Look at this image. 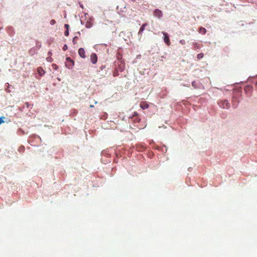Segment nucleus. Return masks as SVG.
I'll use <instances>...</instances> for the list:
<instances>
[{"label":"nucleus","instance_id":"f257e3e1","mask_svg":"<svg viewBox=\"0 0 257 257\" xmlns=\"http://www.w3.org/2000/svg\"><path fill=\"white\" fill-rule=\"evenodd\" d=\"M218 104L222 108H228L230 107V104L227 100H221Z\"/></svg>","mask_w":257,"mask_h":257},{"label":"nucleus","instance_id":"f03ea898","mask_svg":"<svg viewBox=\"0 0 257 257\" xmlns=\"http://www.w3.org/2000/svg\"><path fill=\"white\" fill-rule=\"evenodd\" d=\"M90 60L93 64H95L97 61V56L95 53H92L90 55Z\"/></svg>","mask_w":257,"mask_h":257},{"label":"nucleus","instance_id":"7ed1b4c3","mask_svg":"<svg viewBox=\"0 0 257 257\" xmlns=\"http://www.w3.org/2000/svg\"><path fill=\"white\" fill-rule=\"evenodd\" d=\"M154 15L155 17L161 18L162 16V12L159 9H156L154 12Z\"/></svg>","mask_w":257,"mask_h":257},{"label":"nucleus","instance_id":"20e7f679","mask_svg":"<svg viewBox=\"0 0 257 257\" xmlns=\"http://www.w3.org/2000/svg\"><path fill=\"white\" fill-rule=\"evenodd\" d=\"M163 34L164 36V42L167 44L168 46H170V40H169V38L167 34L164 32H163Z\"/></svg>","mask_w":257,"mask_h":257},{"label":"nucleus","instance_id":"39448f33","mask_svg":"<svg viewBox=\"0 0 257 257\" xmlns=\"http://www.w3.org/2000/svg\"><path fill=\"white\" fill-rule=\"evenodd\" d=\"M85 50L83 48H81L79 49L78 54L81 57H82L83 58H85L86 56H85Z\"/></svg>","mask_w":257,"mask_h":257},{"label":"nucleus","instance_id":"423d86ee","mask_svg":"<svg viewBox=\"0 0 257 257\" xmlns=\"http://www.w3.org/2000/svg\"><path fill=\"white\" fill-rule=\"evenodd\" d=\"M132 119L133 120L136 122H139L141 119L138 117V113L137 112H135L133 115Z\"/></svg>","mask_w":257,"mask_h":257},{"label":"nucleus","instance_id":"0eeeda50","mask_svg":"<svg viewBox=\"0 0 257 257\" xmlns=\"http://www.w3.org/2000/svg\"><path fill=\"white\" fill-rule=\"evenodd\" d=\"M140 107L143 109H145L149 107V104L146 102H142L140 104Z\"/></svg>","mask_w":257,"mask_h":257},{"label":"nucleus","instance_id":"6e6552de","mask_svg":"<svg viewBox=\"0 0 257 257\" xmlns=\"http://www.w3.org/2000/svg\"><path fill=\"white\" fill-rule=\"evenodd\" d=\"M38 73L40 74L41 76H43L45 72L43 70V69L42 67H39L37 70Z\"/></svg>","mask_w":257,"mask_h":257},{"label":"nucleus","instance_id":"1a4fd4ad","mask_svg":"<svg viewBox=\"0 0 257 257\" xmlns=\"http://www.w3.org/2000/svg\"><path fill=\"white\" fill-rule=\"evenodd\" d=\"M147 25V24H146V23L142 25V26H141V27L140 29V30H139V33H138L139 34H142V33L144 31L145 27Z\"/></svg>","mask_w":257,"mask_h":257},{"label":"nucleus","instance_id":"9d476101","mask_svg":"<svg viewBox=\"0 0 257 257\" xmlns=\"http://www.w3.org/2000/svg\"><path fill=\"white\" fill-rule=\"evenodd\" d=\"M206 30L205 28H203V27H200L199 28V33H201L202 34H205L206 33Z\"/></svg>","mask_w":257,"mask_h":257},{"label":"nucleus","instance_id":"9b49d317","mask_svg":"<svg viewBox=\"0 0 257 257\" xmlns=\"http://www.w3.org/2000/svg\"><path fill=\"white\" fill-rule=\"evenodd\" d=\"M252 87L251 86L247 85V86L245 87L244 91H250V90H252Z\"/></svg>","mask_w":257,"mask_h":257},{"label":"nucleus","instance_id":"f8f14e48","mask_svg":"<svg viewBox=\"0 0 257 257\" xmlns=\"http://www.w3.org/2000/svg\"><path fill=\"white\" fill-rule=\"evenodd\" d=\"M203 56H204V54L203 53H199L197 55V58L198 59H201L203 58Z\"/></svg>","mask_w":257,"mask_h":257},{"label":"nucleus","instance_id":"ddd939ff","mask_svg":"<svg viewBox=\"0 0 257 257\" xmlns=\"http://www.w3.org/2000/svg\"><path fill=\"white\" fill-rule=\"evenodd\" d=\"M77 39H78V37L77 36H75V37H74L73 38V40H72V42H73L74 45H75L77 43Z\"/></svg>","mask_w":257,"mask_h":257},{"label":"nucleus","instance_id":"4468645a","mask_svg":"<svg viewBox=\"0 0 257 257\" xmlns=\"http://www.w3.org/2000/svg\"><path fill=\"white\" fill-rule=\"evenodd\" d=\"M85 26L87 28H89L92 26V24L90 23H88V22L86 23Z\"/></svg>","mask_w":257,"mask_h":257},{"label":"nucleus","instance_id":"2eb2a0df","mask_svg":"<svg viewBox=\"0 0 257 257\" xmlns=\"http://www.w3.org/2000/svg\"><path fill=\"white\" fill-rule=\"evenodd\" d=\"M118 75V71L116 70L114 71V72H113V76L115 77V76H117Z\"/></svg>","mask_w":257,"mask_h":257},{"label":"nucleus","instance_id":"dca6fc26","mask_svg":"<svg viewBox=\"0 0 257 257\" xmlns=\"http://www.w3.org/2000/svg\"><path fill=\"white\" fill-rule=\"evenodd\" d=\"M4 118L5 117H0V124L4 122Z\"/></svg>","mask_w":257,"mask_h":257},{"label":"nucleus","instance_id":"f3484780","mask_svg":"<svg viewBox=\"0 0 257 257\" xmlns=\"http://www.w3.org/2000/svg\"><path fill=\"white\" fill-rule=\"evenodd\" d=\"M50 23L51 25H53L56 24V21L54 20H52L50 21Z\"/></svg>","mask_w":257,"mask_h":257},{"label":"nucleus","instance_id":"a211bd4d","mask_svg":"<svg viewBox=\"0 0 257 257\" xmlns=\"http://www.w3.org/2000/svg\"><path fill=\"white\" fill-rule=\"evenodd\" d=\"M62 49H63V51H66V50H67L68 49L67 45L66 44H65Z\"/></svg>","mask_w":257,"mask_h":257},{"label":"nucleus","instance_id":"6ab92c4d","mask_svg":"<svg viewBox=\"0 0 257 257\" xmlns=\"http://www.w3.org/2000/svg\"><path fill=\"white\" fill-rule=\"evenodd\" d=\"M64 35L65 36H68L69 35V30H66L64 32Z\"/></svg>","mask_w":257,"mask_h":257},{"label":"nucleus","instance_id":"aec40b11","mask_svg":"<svg viewBox=\"0 0 257 257\" xmlns=\"http://www.w3.org/2000/svg\"><path fill=\"white\" fill-rule=\"evenodd\" d=\"M179 43L180 44H181L182 45H184L185 43V40H181L180 41H179Z\"/></svg>","mask_w":257,"mask_h":257},{"label":"nucleus","instance_id":"412c9836","mask_svg":"<svg viewBox=\"0 0 257 257\" xmlns=\"http://www.w3.org/2000/svg\"><path fill=\"white\" fill-rule=\"evenodd\" d=\"M67 60L68 61H70L71 62L73 63V65H74V61L72 60L70 57L67 58Z\"/></svg>","mask_w":257,"mask_h":257},{"label":"nucleus","instance_id":"4be33fe9","mask_svg":"<svg viewBox=\"0 0 257 257\" xmlns=\"http://www.w3.org/2000/svg\"><path fill=\"white\" fill-rule=\"evenodd\" d=\"M47 60L49 62H52V58L51 57H48L47 58Z\"/></svg>","mask_w":257,"mask_h":257},{"label":"nucleus","instance_id":"5701e85b","mask_svg":"<svg viewBox=\"0 0 257 257\" xmlns=\"http://www.w3.org/2000/svg\"><path fill=\"white\" fill-rule=\"evenodd\" d=\"M69 25L68 24H65V28L66 29V30H69Z\"/></svg>","mask_w":257,"mask_h":257},{"label":"nucleus","instance_id":"b1692460","mask_svg":"<svg viewBox=\"0 0 257 257\" xmlns=\"http://www.w3.org/2000/svg\"><path fill=\"white\" fill-rule=\"evenodd\" d=\"M197 47V44H195V47Z\"/></svg>","mask_w":257,"mask_h":257},{"label":"nucleus","instance_id":"393cba45","mask_svg":"<svg viewBox=\"0 0 257 257\" xmlns=\"http://www.w3.org/2000/svg\"><path fill=\"white\" fill-rule=\"evenodd\" d=\"M78 34L79 35H80V32H78Z\"/></svg>","mask_w":257,"mask_h":257}]
</instances>
